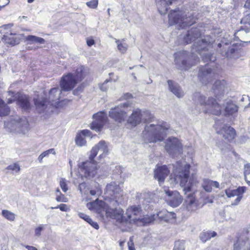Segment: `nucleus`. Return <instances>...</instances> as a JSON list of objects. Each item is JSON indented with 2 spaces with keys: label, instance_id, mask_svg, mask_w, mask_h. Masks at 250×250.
<instances>
[{
  "label": "nucleus",
  "instance_id": "nucleus-1",
  "mask_svg": "<svg viewBox=\"0 0 250 250\" xmlns=\"http://www.w3.org/2000/svg\"><path fill=\"white\" fill-rule=\"evenodd\" d=\"M154 121V117L147 110L136 108L133 110L127 122L135 127L141 123H146L142 135L146 143L161 142L164 139L167 132L169 128L167 124H154L150 123Z\"/></svg>",
  "mask_w": 250,
  "mask_h": 250
},
{
  "label": "nucleus",
  "instance_id": "nucleus-2",
  "mask_svg": "<svg viewBox=\"0 0 250 250\" xmlns=\"http://www.w3.org/2000/svg\"><path fill=\"white\" fill-rule=\"evenodd\" d=\"M201 36V32L198 28H192L188 31L187 34L183 37L184 43L188 44L197 40L192 46V53L197 52L202 57L205 62H214L215 58L213 54L208 52V47L214 42V39L209 36L204 37V39H199Z\"/></svg>",
  "mask_w": 250,
  "mask_h": 250
},
{
  "label": "nucleus",
  "instance_id": "nucleus-3",
  "mask_svg": "<svg viewBox=\"0 0 250 250\" xmlns=\"http://www.w3.org/2000/svg\"><path fill=\"white\" fill-rule=\"evenodd\" d=\"M108 152L107 145L104 141H100L92 147L88 160L79 164V169L82 175L88 178L94 177L97 173V162L94 160L98 152L101 153L99 159L105 157Z\"/></svg>",
  "mask_w": 250,
  "mask_h": 250
},
{
  "label": "nucleus",
  "instance_id": "nucleus-4",
  "mask_svg": "<svg viewBox=\"0 0 250 250\" xmlns=\"http://www.w3.org/2000/svg\"><path fill=\"white\" fill-rule=\"evenodd\" d=\"M193 100L197 107V112H201L202 107V111L205 113L218 116L221 113V107L218 104L216 100L212 97L208 99L200 93H196L193 95Z\"/></svg>",
  "mask_w": 250,
  "mask_h": 250
},
{
  "label": "nucleus",
  "instance_id": "nucleus-5",
  "mask_svg": "<svg viewBox=\"0 0 250 250\" xmlns=\"http://www.w3.org/2000/svg\"><path fill=\"white\" fill-rule=\"evenodd\" d=\"M189 166L186 165L181 170L179 171L177 174V171L174 174V177L171 175L170 179L173 180L175 183L180 182L181 187H184V190L187 192H189L193 190L194 188L196 187L199 183L196 174H192L188 182L189 176Z\"/></svg>",
  "mask_w": 250,
  "mask_h": 250
},
{
  "label": "nucleus",
  "instance_id": "nucleus-6",
  "mask_svg": "<svg viewBox=\"0 0 250 250\" xmlns=\"http://www.w3.org/2000/svg\"><path fill=\"white\" fill-rule=\"evenodd\" d=\"M150 221L149 218L143 215V210L139 206L134 205L128 207L124 214L123 222L126 224L145 225Z\"/></svg>",
  "mask_w": 250,
  "mask_h": 250
},
{
  "label": "nucleus",
  "instance_id": "nucleus-7",
  "mask_svg": "<svg viewBox=\"0 0 250 250\" xmlns=\"http://www.w3.org/2000/svg\"><path fill=\"white\" fill-rule=\"evenodd\" d=\"M61 90L58 87L52 88L49 93V101L42 98H34V104L37 110L40 113H49L53 111L52 104H50L51 101H55L60 98Z\"/></svg>",
  "mask_w": 250,
  "mask_h": 250
},
{
  "label": "nucleus",
  "instance_id": "nucleus-8",
  "mask_svg": "<svg viewBox=\"0 0 250 250\" xmlns=\"http://www.w3.org/2000/svg\"><path fill=\"white\" fill-rule=\"evenodd\" d=\"M168 19L170 24H177L181 28L191 25L195 22L190 15L188 16L185 12L182 11H171L168 15Z\"/></svg>",
  "mask_w": 250,
  "mask_h": 250
},
{
  "label": "nucleus",
  "instance_id": "nucleus-9",
  "mask_svg": "<svg viewBox=\"0 0 250 250\" xmlns=\"http://www.w3.org/2000/svg\"><path fill=\"white\" fill-rule=\"evenodd\" d=\"M199 61L198 57H190L186 51H182L175 54V63L177 67L182 70H187L196 64Z\"/></svg>",
  "mask_w": 250,
  "mask_h": 250
},
{
  "label": "nucleus",
  "instance_id": "nucleus-10",
  "mask_svg": "<svg viewBox=\"0 0 250 250\" xmlns=\"http://www.w3.org/2000/svg\"><path fill=\"white\" fill-rule=\"evenodd\" d=\"M4 125L12 130L23 134H26L29 130L28 122L25 117H15L10 122H5Z\"/></svg>",
  "mask_w": 250,
  "mask_h": 250
},
{
  "label": "nucleus",
  "instance_id": "nucleus-11",
  "mask_svg": "<svg viewBox=\"0 0 250 250\" xmlns=\"http://www.w3.org/2000/svg\"><path fill=\"white\" fill-rule=\"evenodd\" d=\"M131 105V103L130 102L126 101L115 106L109 111V117L117 122L122 123L124 122L127 117L126 109L130 107Z\"/></svg>",
  "mask_w": 250,
  "mask_h": 250
},
{
  "label": "nucleus",
  "instance_id": "nucleus-12",
  "mask_svg": "<svg viewBox=\"0 0 250 250\" xmlns=\"http://www.w3.org/2000/svg\"><path fill=\"white\" fill-rule=\"evenodd\" d=\"M165 148L167 152L172 157L182 153L181 142L176 137H169L165 142Z\"/></svg>",
  "mask_w": 250,
  "mask_h": 250
},
{
  "label": "nucleus",
  "instance_id": "nucleus-13",
  "mask_svg": "<svg viewBox=\"0 0 250 250\" xmlns=\"http://www.w3.org/2000/svg\"><path fill=\"white\" fill-rule=\"evenodd\" d=\"M214 127L217 133L223 135V137L228 141H231L234 138L235 130L231 126L224 124V121H216Z\"/></svg>",
  "mask_w": 250,
  "mask_h": 250
},
{
  "label": "nucleus",
  "instance_id": "nucleus-14",
  "mask_svg": "<svg viewBox=\"0 0 250 250\" xmlns=\"http://www.w3.org/2000/svg\"><path fill=\"white\" fill-rule=\"evenodd\" d=\"M121 192L120 188L115 183L112 182L108 184L105 188V194H106L107 197L110 199V200H107V202H113V206H118V200L120 196H121ZM106 201H107V200Z\"/></svg>",
  "mask_w": 250,
  "mask_h": 250
},
{
  "label": "nucleus",
  "instance_id": "nucleus-15",
  "mask_svg": "<svg viewBox=\"0 0 250 250\" xmlns=\"http://www.w3.org/2000/svg\"><path fill=\"white\" fill-rule=\"evenodd\" d=\"M82 69H78L77 70V73H81ZM81 80L82 77L79 76L78 74L74 76L73 74L69 73L66 76H63L60 82L62 89L64 91H70L73 89L77 83V80Z\"/></svg>",
  "mask_w": 250,
  "mask_h": 250
},
{
  "label": "nucleus",
  "instance_id": "nucleus-16",
  "mask_svg": "<svg viewBox=\"0 0 250 250\" xmlns=\"http://www.w3.org/2000/svg\"><path fill=\"white\" fill-rule=\"evenodd\" d=\"M116 207L117 206H113V202H107L104 211H105L107 216L116 219L119 222L124 223L123 210L120 208H117Z\"/></svg>",
  "mask_w": 250,
  "mask_h": 250
},
{
  "label": "nucleus",
  "instance_id": "nucleus-17",
  "mask_svg": "<svg viewBox=\"0 0 250 250\" xmlns=\"http://www.w3.org/2000/svg\"><path fill=\"white\" fill-rule=\"evenodd\" d=\"M165 198L167 204L171 207H177L182 202L183 198L177 191H171L168 188L164 189Z\"/></svg>",
  "mask_w": 250,
  "mask_h": 250
},
{
  "label": "nucleus",
  "instance_id": "nucleus-18",
  "mask_svg": "<svg viewBox=\"0 0 250 250\" xmlns=\"http://www.w3.org/2000/svg\"><path fill=\"white\" fill-rule=\"evenodd\" d=\"M93 121L91 124V129L97 132L100 131L105 124L107 115L104 111H100L93 115Z\"/></svg>",
  "mask_w": 250,
  "mask_h": 250
},
{
  "label": "nucleus",
  "instance_id": "nucleus-19",
  "mask_svg": "<svg viewBox=\"0 0 250 250\" xmlns=\"http://www.w3.org/2000/svg\"><path fill=\"white\" fill-rule=\"evenodd\" d=\"M9 96L13 98H9L7 99L8 104H11L17 100V104L24 109H27L30 107L29 98L26 95H22L20 93H17L14 95L13 92H10L9 93Z\"/></svg>",
  "mask_w": 250,
  "mask_h": 250
},
{
  "label": "nucleus",
  "instance_id": "nucleus-20",
  "mask_svg": "<svg viewBox=\"0 0 250 250\" xmlns=\"http://www.w3.org/2000/svg\"><path fill=\"white\" fill-rule=\"evenodd\" d=\"M214 75L212 69L208 64L201 67L199 71L198 77L203 83L206 84Z\"/></svg>",
  "mask_w": 250,
  "mask_h": 250
},
{
  "label": "nucleus",
  "instance_id": "nucleus-21",
  "mask_svg": "<svg viewBox=\"0 0 250 250\" xmlns=\"http://www.w3.org/2000/svg\"><path fill=\"white\" fill-rule=\"evenodd\" d=\"M246 190L245 187H239L236 189H227L225 190L226 194L228 198L237 196L234 202L231 204L232 206H236L239 204L242 198V195Z\"/></svg>",
  "mask_w": 250,
  "mask_h": 250
},
{
  "label": "nucleus",
  "instance_id": "nucleus-22",
  "mask_svg": "<svg viewBox=\"0 0 250 250\" xmlns=\"http://www.w3.org/2000/svg\"><path fill=\"white\" fill-rule=\"evenodd\" d=\"M169 172V170L165 165L157 166L154 171V177L160 184H161L164 182Z\"/></svg>",
  "mask_w": 250,
  "mask_h": 250
},
{
  "label": "nucleus",
  "instance_id": "nucleus-23",
  "mask_svg": "<svg viewBox=\"0 0 250 250\" xmlns=\"http://www.w3.org/2000/svg\"><path fill=\"white\" fill-rule=\"evenodd\" d=\"M219 49L218 51L220 52L223 56L226 58H231L235 51V48L233 46H230L229 44L225 43L222 45L219 43L218 44Z\"/></svg>",
  "mask_w": 250,
  "mask_h": 250
},
{
  "label": "nucleus",
  "instance_id": "nucleus-24",
  "mask_svg": "<svg viewBox=\"0 0 250 250\" xmlns=\"http://www.w3.org/2000/svg\"><path fill=\"white\" fill-rule=\"evenodd\" d=\"M187 209L188 211L192 212L196 211L198 208V206L194 196L191 194H188L185 202Z\"/></svg>",
  "mask_w": 250,
  "mask_h": 250
},
{
  "label": "nucleus",
  "instance_id": "nucleus-25",
  "mask_svg": "<svg viewBox=\"0 0 250 250\" xmlns=\"http://www.w3.org/2000/svg\"><path fill=\"white\" fill-rule=\"evenodd\" d=\"M106 202L102 200L96 199L95 201L88 203L86 204L87 208L90 210H95L100 213L104 210Z\"/></svg>",
  "mask_w": 250,
  "mask_h": 250
},
{
  "label": "nucleus",
  "instance_id": "nucleus-26",
  "mask_svg": "<svg viewBox=\"0 0 250 250\" xmlns=\"http://www.w3.org/2000/svg\"><path fill=\"white\" fill-rule=\"evenodd\" d=\"M167 83L169 86V89L177 98H180L184 96V93L178 84L174 83L171 80L167 81Z\"/></svg>",
  "mask_w": 250,
  "mask_h": 250
},
{
  "label": "nucleus",
  "instance_id": "nucleus-27",
  "mask_svg": "<svg viewBox=\"0 0 250 250\" xmlns=\"http://www.w3.org/2000/svg\"><path fill=\"white\" fill-rule=\"evenodd\" d=\"M174 0H156V3L159 13L165 14L168 10V6L171 5Z\"/></svg>",
  "mask_w": 250,
  "mask_h": 250
},
{
  "label": "nucleus",
  "instance_id": "nucleus-28",
  "mask_svg": "<svg viewBox=\"0 0 250 250\" xmlns=\"http://www.w3.org/2000/svg\"><path fill=\"white\" fill-rule=\"evenodd\" d=\"M202 187L206 191L210 192L212 190V187L218 188L219 184L217 181H213L208 179H204Z\"/></svg>",
  "mask_w": 250,
  "mask_h": 250
},
{
  "label": "nucleus",
  "instance_id": "nucleus-29",
  "mask_svg": "<svg viewBox=\"0 0 250 250\" xmlns=\"http://www.w3.org/2000/svg\"><path fill=\"white\" fill-rule=\"evenodd\" d=\"M158 218L166 222L176 218V214L173 212H169L166 210H163L157 213Z\"/></svg>",
  "mask_w": 250,
  "mask_h": 250
},
{
  "label": "nucleus",
  "instance_id": "nucleus-30",
  "mask_svg": "<svg viewBox=\"0 0 250 250\" xmlns=\"http://www.w3.org/2000/svg\"><path fill=\"white\" fill-rule=\"evenodd\" d=\"M238 106L232 102H228L225 108L226 115H232L238 111Z\"/></svg>",
  "mask_w": 250,
  "mask_h": 250
},
{
  "label": "nucleus",
  "instance_id": "nucleus-31",
  "mask_svg": "<svg viewBox=\"0 0 250 250\" xmlns=\"http://www.w3.org/2000/svg\"><path fill=\"white\" fill-rule=\"evenodd\" d=\"M226 81L225 80L216 81L213 86V89L215 92L223 93L225 90L226 86Z\"/></svg>",
  "mask_w": 250,
  "mask_h": 250
},
{
  "label": "nucleus",
  "instance_id": "nucleus-32",
  "mask_svg": "<svg viewBox=\"0 0 250 250\" xmlns=\"http://www.w3.org/2000/svg\"><path fill=\"white\" fill-rule=\"evenodd\" d=\"M79 216L85 220L86 222H87L88 224H89L91 226H92L94 228H95L96 229H99V225L98 223L96 222L93 221L91 218H90V217L85 214L83 213L80 212L78 213Z\"/></svg>",
  "mask_w": 250,
  "mask_h": 250
},
{
  "label": "nucleus",
  "instance_id": "nucleus-33",
  "mask_svg": "<svg viewBox=\"0 0 250 250\" xmlns=\"http://www.w3.org/2000/svg\"><path fill=\"white\" fill-rule=\"evenodd\" d=\"M217 233L215 231L203 232L200 234V238L202 242H205L212 237L216 236Z\"/></svg>",
  "mask_w": 250,
  "mask_h": 250
},
{
  "label": "nucleus",
  "instance_id": "nucleus-34",
  "mask_svg": "<svg viewBox=\"0 0 250 250\" xmlns=\"http://www.w3.org/2000/svg\"><path fill=\"white\" fill-rule=\"evenodd\" d=\"M26 40L30 42V43H39L40 44H44L45 40L42 38L38 37L33 35H28L25 38Z\"/></svg>",
  "mask_w": 250,
  "mask_h": 250
},
{
  "label": "nucleus",
  "instance_id": "nucleus-35",
  "mask_svg": "<svg viewBox=\"0 0 250 250\" xmlns=\"http://www.w3.org/2000/svg\"><path fill=\"white\" fill-rule=\"evenodd\" d=\"M124 42L125 40H116L115 42L117 45L118 49L122 53L125 52L128 48V45Z\"/></svg>",
  "mask_w": 250,
  "mask_h": 250
},
{
  "label": "nucleus",
  "instance_id": "nucleus-36",
  "mask_svg": "<svg viewBox=\"0 0 250 250\" xmlns=\"http://www.w3.org/2000/svg\"><path fill=\"white\" fill-rule=\"evenodd\" d=\"M9 108L0 98V116L7 115L9 113Z\"/></svg>",
  "mask_w": 250,
  "mask_h": 250
},
{
  "label": "nucleus",
  "instance_id": "nucleus-37",
  "mask_svg": "<svg viewBox=\"0 0 250 250\" xmlns=\"http://www.w3.org/2000/svg\"><path fill=\"white\" fill-rule=\"evenodd\" d=\"M75 142L77 146H85L86 141L85 137L83 136L82 133H78L75 138Z\"/></svg>",
  "mask_w": 250,
  "mask_h": 250
},
{
  "label": "nucleus",
  "instance_id": "nucleus-38",
  "mask_svg": "<svg viewBox=\"0 0 250 250\" xmlns=\"http://www.w3.org/2000/svg\"><path fill=\"white\" fill-rule=\"evenodd\" d=\"M1 214L5 218L10 221H13L15 219V214L8 210H2L1 211Z\"/></svg>",
  "mask_w": 250,
  "mask_h": 250
},
{
  "label": "nucleus",
  "instance_id": "nucleus-39",
  "mask_svg": "<svg viewBox=\"0 0 250 250\" xmlns=\"http://www.w3.org/2000/svg\"><path fill=\"white\" fill-rule=\"evenodd\" d=\"M2 39L6 44L12 45L16 44V41L13 36L10 37L8 35H4Z\"/></svg>",
  "mask_w": 250,
  "mask_h": 250
},
{
  "label": "nucleus",
  "instance_id": "nucleus-40",
  "mask_svg": "<svg viewBox=\"0 0 250 250\" xmlns=\"http://www.w3.org/2000/svg\"><path fill=\"white\" fill-rule=\"evenodd\" d=\"M79 189L82 194H87L89 189L85 183H82L79 185Z\"/></svg>",
  "mask_w": 250,
  "mask_h": 250
},
{
  "label": "nucleus",
  "instance_id": "nucleus-41",
  "mask_svg": "<svg viewBox=\"0 0 250 250\" xmlns=\"http://www.w3.org/2000/svg\"><path fill=\"white\" fill-rule=\"evenodd\" d=\"M6 169L14 171L16 173H18L21 170L20 166L17 163H14L9 165L7 167Z\"/></svg>",
  "mask_w": 250,
  "mask_h": 250
},
{
  "label": "nucleus",
  "instance_id": "nucleus-42",
  "mask_svg": "<svg viewBox=\"0 0 250 250\" xmlns=\"http://www.w3.org/2000/svg\"><path fill=\"white\" fill-rule=\"evenodd\" d=\"M60 186L64 192H66L68 190L67 185L66 184V180L64 178H61L60 180Z\"/></svg>",
  "mask_w": 250,
  "mask_h": 250
},
{
  "label": "nucleus",
  "instance_id": "nucleus-43",
  "mask_svg": "<svg viewBox=\"0 0 250 250\" xmlns=\"http://www.w3.org/2000/svg\"><path fill=\"white\" fill-rule=\"evenodd\" d=\"M173 250H185L184 242L179 241H176Z\"/></svg>",
  "mask_w": 250,
  "mask_h": 250
},
{
  "label": "nucleus",
  "instance_id": "nucleus-44",
  "mask_svg": "<svg viewBox=\"0 0 250 250\" xmlns=\"http://www.w3.org/2000/svg\"><path fill=\"white\" fill-rule=\"evenodd\" d=\"M241 102H248L249 103L248 104H247V103L243 105L245 106V108H250V97L246 95H244L242 97L241 99L240 100Z\"/></svg>",
  "mask_w": 250,
  "mask_h": 250
},
{
  "label": "nucleus",
  "instance_id": "nucleus-45",
  "mask_svg": "<svg viewBox=\"0 0 250 250\" xmlns=\"http://www.w3.org/2000/svg\"><path fill=\"white\" fill-rule=\"evenodd\" d=\"M86 5L88 7L95 9L97 8L98 4V0H92L90 1L86 2Z\"/></svg>",
  "mask_w": 250,
  "mask_h": 250
},
{
  "label": "nucleus",
  "instance_id": "nucleus-46",
  "mask_svg": "<svg viewBox=\"0 0 250 250\" xmlns=\"http://www.w3.org/2000/svg\"><path fill=\"white\" fill-rule=\"evenodd\" d=\"M57 202H67V199L64 196V195L60 193V194L57 195L56 198Z\"/></svg>",
  "mask_w": 250,
  "mask_h": 250
},
{
  "label": "nucleus",
  "instance_id": "nucleus-47",
  "mask_svg": "<svg viewBox=\"0 0 250 250\" xmlns=\"http://www.w3.org/2000/svg\"><path fill=\"white\" fill-rule=\"evenodd\" d=\"M89 193L91 195L94 196V195H98L101 194V190L100 188H96L95 189H91L89 190Z\"/></svg>",
  "mask_w": 250,
  "mask_h": 250
},
{
  "label": "nucleus",
  "instance_id": "nucleus-48",
  "mask_svg": "<svg viewBox=\"0 0 250 250\" xmlns=\"http://www.w3.org/2000/svg\"><path fill=\"white\" fill-rule=\"evenodd\" d=\"M59 208L61 211H66L67 210V205L65 204H62L59 206L55 207H51V209L58 208Z\"/></svg>",
  "mask_w": 250,
  "mask_h": 250
},
{
  "label": "nucleus",
  "instance_id": "nucleus-49",
  "mask_svg": "<svg viewBox=\"0 0 250 250\" xmlns=\"http://www.w3.org/2000/svg\"><path fill=\"white\" fill-rule=\"evenodd\" d=\"M244 169V175L246 176V178H247V176H249L250 174V164L245 165Z\"/></svg>",
  "mask_w": 250,
  "mask_h": 250
},
{
  "label": "nucleus",
  "instance_id": "nucleus-50",
  "mask_svg": "<svg viewBox=\"0 0 250 250\" xmlns=\"http://www.w3.org/2000/svg\"><path fill=\"white\" fill-rule=\"evenodd\" d=\"M52 153L53 154H55L56 152L54 148L49 149L46 151L43 152L42 154L43 156L44 157L47 156L49 154Z\"/></svg>",
  "mask_w": 250,
  "mask_h": 250
},
{
  "label": "nucleus",
  "instance_id": "nucleus-51",
  "mask_svg": "<svg viewBox=\"0 0 250 250\" xmlns=\"http://www.w3.org/2000/svg\"><path fill=\"white\" fill-rule=\"evenodd\" d=\"M43 229V226L40 225L37 228L35 229V232L36 236H39L41 235V232Z\"/></svg>",
  "mask_w": 250,
  "mask_h": 250
},
{
  "label": "nucleus",
  "instance_id": "nucleus-52",
  "mask_svg": "<svg viewBox=\"0 0 250 250\" xmlns=\"http://www.w3.org/2000/svg\"><path fill=\"white\" fill-rule=\"evenodd\" d=\"M132 98V95L129 93H125V94H124V95H123L121 98V100H127V99H131Z\"/></svg>",
  "mask_w": 250,
  "mask_h": 250
},
{
  "label": "nucleus",
  "instance_id": "nucleus-53",
  "mask_svg": "<svg viewBox=\"0 0 250 250\" xmlns=\"http://www.w3.org/2000/svg\"><path fill=\"white\" fill-rule=\"evenodd\" d=\"M79 133H82L84 137L85 136H90L91 134V131L87 129L83 130Z\"/></svg>",
  "mask_w": 250,
  "mask_h": 250
},
{
  "label": "nucleus",
  "instance_id": "nucleus-54",
  "mask_svg": "<svg viewBox=\"0 0 250 250\" xmlns=\"http://www.w3.org/2000/svg\"><path fill=\"white\" fill-rule=\"evenodd\" d=\"M9 2V0H0V8L3 7L7 5Z\"/></svg>",
  "mask_w": 250,
  "mask_h": 250
},
{
  "label": "nucleus",
  "instance_id": "nucleus-55",
  "mask_svg": "<svg viewBox=\"0 0 250 250\" xmlns=\"http://www.w3.org/2000/svg\"><path fill=\"white\" fill-rule=\"evenodd\" d=\"M108 82V80H105L104 82L101 85L100 89L103 91H105L107 90V87L105 86V84Z\"/></svg>",
  "mask_w": 250,
  "mask_h": 250
},
{
  "label": "nucleus",
  "instance_id": "nucleus-56",
  "mask_svg": "<svg viewBox=\"0 0 250 250\" xmlns=\"http://www.w3.org/2000/svg\"><path fill=\"white\" fill-rule=\"evenodd\" d=\"M128 246L129 250H135L132 240L128 242Z\"/></svg>",
  "mask_w": 250,
  "mask_h": 250
},
{
  "label": "nucleus",
  "instance_id": "nucleus-57",
  "mask_svg": "<svg viewBox=\"0 0 250 250\" xmlns=\"http://www.w3.org/2000/svg\"><path fill=\"white\" fill-rule=\"evenodd\" d=\"M86 42L88 46H91L94 44L95 42L93 39H88L87 40Z\"/></svg>",
  "mask_w": 250,
  "mask_h": 250
},
{
  "label": "nucleus",
  "instance_id": "nucleus-58",
  "mask_svg": "<svg viewBox=\"0 0 250 250\" xmlns=\"http://www.w3.org/2000/svg\"><path fill=\"white\" fill-rule=\"evenodd\" d=\"M249 17V14H248L247 15H246L243 19V21L246 22V23H247L249 24V21H250V17Z\"/></svg>",
  "mask_w": 250,
  "mask_h": 250
},
{
  "label": "nucleus",
  "instance_id": "nucleus-59",
  "mask_svg": "<svg viewBox=\"0 0 250 250\" xmlns=\"http://www.w3.org/2000/svg\"><path fill=\"white\" fill-rule=\"evenodd\" d=\"M244 7L247 9H250V0H246L244 4Z\"/></svg>",
  "mask_w": 250,
  "mask_h": 250
},
{
  "label": "nucleus",
  "instance_id": "nucleus-60",
  "mask_svg": "<svg viewBox=\"0 0 250 250\" xmlns=\"http://www.w3.org/2000/svg\"><path fill=\"white\" fill-rule=\"evenodd\" d=\"M25 248L28 250H38L35 247H34L33 246H26Z\"/></svg>",
  "mask_w": 250,
  "mask_h": 250
},
{
  "label": "nucleus",
  "instance_id": "nucleus-61",
  "mask_svg": "<svg viewBox=\"0 0 250 250\" xmlns=\"http://www.w3.org/2000/svg\"><path fill=\"white\" fill-rule=\"evenodd\" d=\"M234 248L235 249H238L240 248L239 241H237L234 244Z\"/></svg>",
  "mask_w": 250,
  "mask_h": 250
},
{
  "label": "nucleus",
  "instance_id": "nucleus-62",
  "mask_svg": "<svg viewBox=\"0 0 250 250\" xmlns=\"http://www.w3.org/2000/svg\"><path fill=\"white\" fill-rule=\"evenodd\" d=\"M43 158H44V157H43V156L42 154H41L39 155V156L38 157V160H39V162L40 163H41L42 162V160Z\"/></svg>",
  "mask_w": 250,
  "mask_h": 250
},
{
  "label": "nucleus",
  "instance_id": "nucleus-63",
  "mask_svg": "<svg viewBox=\"0 0 250 250\" xmlns=\"http://www.w3.org/2000/svg\"><path fill=\"white\" fill-rule=\"evenodd\" d=\"M249 176H247V178H246V176H245V179L247 183V184L249 185V186H250V181L248 180L249 179Z\"/></svg>",
  "mask_w": 250,
  "mask_h": 250
},
{
  "label": "nucleus",
  "instance_id": "nucleus-64",
  "mask_svg": "<svg viewBox=\"0 0 250 250\" xmlns=\"http://www.w3.org/2000/svg\"><path fill=\"white\" fill-rule=\"evenodd\" d=\"M56 192H57V193H59V194H60V193H61V191H60V189H58V188L56 190Z\"/></svg>",
  "mask_w": 250,
  "mask_h": 250
}]
</instances>
